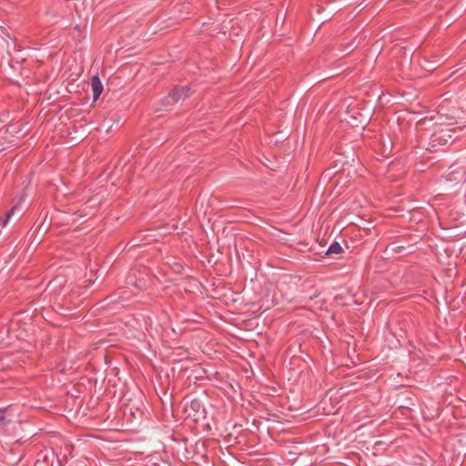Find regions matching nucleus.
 Instances as JSON below:
<instances>
[{"mask_svg": "<svg viewBox=\"0 0 466 466\" xmlns=\"http://www.w3.org/2000/svg\"><path fill=\"white\" fill-rule=\"evenodd\" d=\"M446 183L452 185L462 184L466 182V173L463 167L451 166L446 175L442 177Z\"/></svg>", "mask_w": 466, "mask_h": 466, "instance_id": "2", "label": "nucleus"}, {"mask_svg": "<svg viewBox=\"0 0 466 466\" xmlns=\"http://www.w3.org/2000/svg\"><path fill=\"white\" fill-rule=\"evenodd\" d=\"M189 92L190 88L187 86H176L164 98V104L167 106L173 105L180 99L187 97L189 96Z\"/></svg>", "mask_w": 466, "mask_h": 466, "instance_id": "3", "label": "nucleus"}, {"mask_svg": "<svg viewBox=\"0 0 466 466\" xmlns=\"http://www.w3.org/2000/svg\"><path fill=\"white\" fill-rule=\"evenodd\" d=\"M176 228H177V227H175V226H172V228H171V229H173V230Z\"/></svg>", "mask_w": 466, "mask_h": 466, "instance_id": "10", "label": "nucleus"}, {"mask_svg": "<svg viewBox=\"0 0 466 466\" xmlns=\"http://www.w3.org/2000/svg\"><path fill=\"white\" fill-rule=\"evenodd\" d=\"M203 411L201 401L198 399H193L185 408V412L187 417L193 418L194 420H198Z\"/></svg>", "mask_w": 466, "mask_h": 466, "instance_id": "4", "label": "nucleus"}, {"mask_svg": "<svg viewBox=\"0 0 466 466\" xmlns=\"http://www.w3.org/2000/svg\"><path fill=\"white\" fill-rule=\"evenodd\" d=\"M456 133V127H450L447 126L438 128L431 136V141L429 143L430 149L431 151H438L441 147L451 143L457 137H454V134Z\"/></svg>", "mask_w": 466, "mask_h": 466, "instance_id": "1", "label": "nucleus"}, {"mask_svg": "<svg viewBox=\"0 0 466 466\" xmlns=\"http://www.w3.org/2000/svg\"><path fill=\"white\" fill-rule=\"evenodd\" d=\"M5 417L4 415V411L0 410V427L5 425Z\"/></svg>", "mask_w": 466, "mask_h": 466, "instance_id": "8", "label": "nucleus"}, {"mask_svg": "<svg viewBox=\"0 0 466 466\" xmlns=\"http://www.w3.org/2000/svg\"><path fill=\"white\" fill-rule=\"evenodd\" d=\"M342 251V248L339 242L335 241L331 243L327 250V254H339Z\"/></svg>", "mask_w": 466, "mask_h": 466, "instance_id": "6", "label": "nucleus"}, {"mask_svg": "<svg viewBox=\"0 0 466 466\" xmlns=\"http://www.w3.org/2000/svg\"><path fill=\"white\" fill-rule=\"evenodd\" d=\"M169 233H171V230H169V229H168V230H164V231H163V234H169Z\"/></svg>", "mask_w": 466, "mask_h": 466, "instance_id": "9", "label": "nucleus"}, {"mask_svg": "<svg viewBox=\"0 0 466 466\" xmlns=\"http://www.w3.org/2000/svg\"><path fill=\"white\" fill-rule=\"evenodd\" d=\"M16 208H17V206H14L9 211H7L5 213L3 222H2L3 227L6 226V224L8 223V220L10 219V218L12 217V215L14 214V212Z\"/></svg>", "mask_w": 466, "mask_h": 466, "instance_id": "7", "label": "nucleus"}, {"mask_svg": "<svg viewBox=\"0 0 466 466\" xmlns=\"http://www.w3.org/2000/svg\"><path fill=\"white\" fill-rule=\"evenodd\" d=\"M91 87L93 92V101H96L103 91V84L98 76L91 77Z\"/></svg>", "mask_w": 466, "mask_h": 466, "instance_id": "5", "label": "nucleus"}]
</instances>
